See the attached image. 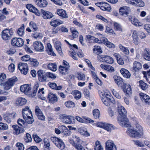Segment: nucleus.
I'll return each instance as SVG.
<instances>
[{
	"instance_id": "f257e3e1",
	"label": "nucleus",
	"mask_w": 150,
	"mask_h": 150,
	"mask_svg": "<svg viewBox=\"0 0 150 150\" xmlns=\"http://www.w3.org/2000/svg\"><path fill=\"white\" fill-rule=\"evenodd\" d=\"M6 78V75L4 73H0V82H1L0 85L1 86H4V88L5 90H8L13 86L15 82L17 81L18 79L16 77H13L10 78L4 83H2V82Z\"/></svg>"
},
{
	"instance_id": "f03ea898",
	"label": "nucleus",
	"mask_w": 150,
	"mask_h": 150,
	"mask_svg": "<svg viewBox=\"0 0 150 150\" xmlns=\"http://www.w3.org/2000/svg\"><path fill=\"white\" fill-rule=\"evenodd\" d=\"M59 118L61 122L67 124H73L75 123V120L73 117L65 114H61Z\"/></svg>"
},
{
	"instance_id": "7ed1b4c3",
	"label": "nucleus",
	"mask_w": 150,
	"mask_h": 150,
	"mask_svg": "<svg viewBox=\"0 0 150 150\" xmlns=\"http://www.w3.org/2000/svg\"><path fill=\"white\" fill-rule=\"evenodd\" d=\"M126 132L127 134L130 137L136 139L141 138L143 134V132L138 131L137 129L132 128H128Z\"/></svg>"
},
{
	"instance_id": "20e7f679",
	"label": "nucleus",
	"mask_w": 150,
	"mask_h": 150,
	"mask_svg": "<svg viewBox=\"0 0 150 150\" xmlns=\"http://www.w3.org/2000/svg\"><path fill=\"white\" fill-rule=\"evenodd\" d=\"M13 34V30L12 29H5L3 30L1 33V37L2 39L5 40L10 39Z\"/></svg>"
},
{
	"instance_id": "39448f33",
	"label": "nucleus",
	"mask_w": 150,
	"mask_h": 150,
	"mask_svg": "<svg viewBox=\"0 0 150 150\" xmlns=\"http://www.w3.org/2000/svg\"><path fill=\"white\" fill-rule=\"evenodd\" d=\"M50 139L52 142L58 148L61 150H63L64 148L65 144L62 140L55 137H51Z\"/></svg>"
},
{
	"instance_id": "423d86ee",
	"label": "nucleus",
	"mask_w": 150,
	"mask_h": 150,
	"mask_svg": "<svg viewBox=\"0 0 150 150\" xmlns=\"http://www.w3.org/2000/svg\"><path fill=\"white\" fill-rule=\"evenodd\" d=\"M119 124L121 126L125 127H129L131 126V124L126 116L119 117L118 118Z\"/></svg>"
},
{
	"instance_id": "0eeeda50",
	"label": "nucleus",
	"mask_w": 150,
	"mask_h": 150,
	"mask_svg": "<svg viewBox=\"0 0 150 150\" xmlns=\"http://www.w3.org/2000/svg\"><path fill=\"white\" fill-rule=\"evenodd\" d=\"M23 116L26 122L31 124L33 122L34 120L32 117V113L30 110L23 112Z\"/></svg>"
},
{
	"instance_id": "6e6552de",
	"label": "nucleus",
	"mask_w": 150,
	"mask_h": 150,
	"mask_svg": "<svg viewBox=\"0 0 150 150\" xmlns=\"http://www.w3.org/2000/svg\"><path fill=\"white\" fill-rule=\"evenodd\" d=\"M69 67L70 66L69 63L64 61L63 65L60 66L59 67V71L60 74L62 75H65L67 74Z\"/></svg>"
},
{
	"instance_id": "1a4fd4ad",
	"label": "nucleus",
	"mask_w": 150,
	"mask_h": 150,
	"mask_svg": "<svg viewBox=\"0 0 150 150\" xmlns=\"http://www.w3.org/2000/svg\"><path fill=\"white\" fill-rule=\"evenodd\" d=\"M11 44L13 46L21 47L23 45L24 41L21 38H14L11 41Z\"/></svg>"
},
{
	"instance_id": "9d476101",
	"label": "nucleus",
	"mask_w": 150,
	"mask_h": 150,
	"mask_svg": "<svg viewBox=\"0 0 150 150\" xmlns=\"http://www.w3.org/2000/svg\"><path fill=\"white\" fill-rule=\"evenodd\" d=\"M18 68L21 73L24 74L26 75L28 71V64L25 63H20L18 64Z\"/></svg>"
},
{
	"instance_id": "9b49d317",
	"label": "nucleus",
	"mask_w": 150,
	"mask_h": 150,
	"mask_svg": "<svg viewBox=\"0 0 150 150\" xmlns=\"http://www.w3.org/2000/svg\"><path fill=\"white\" fill-rule=\"evenodd\" d=\"M20 89L22 92L25 94L29 95L31 93L32 88L29 85L24 84L20 86Z\"/></svg>"
},
{
	"instance_id": "f8f14e48",
	"label": "nucleus",
	"mask_w": 150,
	"mask_h": 150,
	"mask_svg": "<svg viewBox=\"0 0 150 150\" xmlns=\"http://www.w3.org/2000/svg\"><path fill=\"white\" fill-rule=\"evenodd\" d=\"M105 144L106 150H117L116 146L112 141L109 140L106 142Z\"/></svg>"
},
{
	"instance_id": "ddd939ff",
	"label": "nucleus",
	"mask_w": 150,
	"mask_h": 150,
	"mask_svg": "<svg viewBox=\"0 0 150 150\" xmlns=\"http://www.w3.org/2000/svg\"><path fill=\"white\" fill-rule=\"evenodd\" d=\"M130 11L129 8L126 6L120 7L119 11L120 14L125 17L128 16Z\"/></svg>"
},
{
	"instance_id": "4468645a",
	"label": "nucleus",
	"mask_w": 150,
	"mask_h": 150,
	"mask_svg": "<svg viewBox=\"0 0 150 150\" xmlns=\"http://www.w3.org/2000/svg\"><path fill=\"white\" fill-rule=\"evenodd\" d=\"M41 13L42 17L44 19H49L53 17V15L52 13L49 11L41 9Z\"/></svg>"
},
{
	"instance_id": "2eb2a0df",
	"label": "nucleus",
	"mask_w": 150,
	"mask_h": 150,
	"mask_svg": "<svg viewBox=\"0 0 150 150\" xmlns=\"http://www.w3.org/2000/svg\"><path fill=\"white\" fill-rule=\"evenodd\" d=\"M33 47L36 51H42L44 50L43 44L40 42L35 41L33 43Z\"/></svg>"
},
{
	"instance_id": "dca6fc26",
	"label": "nucleus",
	"mask_w": 150,
	"mask_h": 150,
	"mask_svg": "<svg viewBox=\"0 0 150 150\" xmlns=\"http://www.w3.org/2000/svg\"><path fill=\"white\" fill-rule=\"evenodd\" d=\"M123 91L126 95L128 96L132 93V90L131 86L129 84L124 83L122 86Z\"/></svg>"
},
{
	"instance_id": "f3484780",
	"label": "nucleus",
	"mask_w": 150,
	"mask_h": 150,
	"mask_svg": "<svg viewBox=\"0 0 150 150\" xmlns=\"http://www.w3.org/2000/svg\"><path fill=\"white\" fill-rule=\"evenodd\" d=\"M38 76L39 81L41 82L45 81L47 77L45 73L41 70H39L37 72Z\"/></svg>"
},
{
	"instance_id": "a211bd4d",
	"label": "nucleus",
	"mask_w": 150,
	"mask_h": 150,
	"mask_svg": "<svg viewBox=\"0 0 150 150\" xmlns=\"http://www.w3.org/2000/svg\"><path fill=\"white\" fill-rule=\"evenodd\" d=\"M26 7L30 11L35 13L36 15L39 16L40 13L39 11L35 7L31 4H28L26 5Z\"/></svg>"
},
{
	"instance_id": "6ab92c4d",
	"label": "nucleus",
	"mask_w": 150,
	"mask_h": 150,
	"mask_svg": "<svg viewBox=\"0 0 150 150\" xmlns=\"http://www.w3.org/2000/svg\"><path fill=\"white\" fill-rule=\"evenodd\" d=\"M12 127L13 129V133L18 135L24 131V129L22 127H21L17 125H13Z\"/></svg>"
},
{
	"instance_id": "aec40b11",
	"label": "nucleus",
	"mask_w": 150,
	"mask_h": 150,
	"mask_svg": "<svg viewBox=\"0 0 150 150\" xmlns=\"http://www.w3.org/2000/svg\"><path fill=\"white\" fill-rule=\"evenodd\" d=\"M118 112L120 117L126 116L127 113L124 107L121 105H119L118 107Z\"/></svg>"
},
{
	"instance_id": "412c9836",
	"label": "nucleus",
	"mask_w": 150,
	"mask_h": 150,
	"mask_svg": "<svg viewBox=\"0 0 150 150\" xmlns=\"http://www.w3.org/2000/svg\"><path fill=\"white\" fill-rule=\"evenodd\" d=\"M48 99L49 101L52 103L57 102L58 100L56 95L52 93H50L48 95Z\"/></svg>"
},
{
	"instance_id": "4be33fe9",
	"label": "nucleus",
	"mask_w": 150,
	"mask_h": 150,
	"mask_svg": "<svg viewBox=\"0 0 150 150\" xmlns=\"http://www.w3.org/2000/svg\"><path fill=\"white\" fill-rule=\"evenodd\" d=\"M139 95L143 101L147 104L150 103V98L148 95L142 93H140Z\"/></svg>"
},
{
	"instance_id": "5701e85b",
	"label": "nucleus",
	"mask_w": 150,
	"mask_h": 150,
	"mask_svg": "<svg viewBox=\"0 0 150 150\" xmlns=\"http://www.w3.org/2000/svg\"><path fill=\"white\" fill-rule=\"evenodd\" d=\"M86 37L87 38L89 39V40L90 41L91 40V42H93L98 43H103V41L102 40L103 37L101 38L100 40H99L98 39L90 35H87Z\"/></svg>"
},
{
	"instance_id": "b1692460",
	"label": "nucleus",
	"mask_w": 150,
	"mask_h": 150,
	"mask_svg": "<svg viewBox=\"0 0 150 150\" xmlns=\"http://www.w3.org/2000/svg\"><path fill=\"white\" fill-rule=\"evenodd\" d=\"M27 102L26 100L24 98H18L16 101V103L17 105L22 106L25 104Z\"/></svg>"
},
{
	"instance_id": "393cba45",
	"label": "nucleus",
	"mask_w": 150,
	"mask_h": 150,
	"mask_svg": "<svg viewBox=\"0 0 150 150\" xmlns=\"http://www.w3.org/2000/svg\"><path fill=\"white\" fill-rule=\"evenodd\" d=\"M142 68V65L140 62L135 61L133 63V67L132 71L135 72L138 71H139Z\"/></svg>"
},
{
	"instance_id": "a878e982",
	"label": "nucleus",
	"mask_w": 150,
	"mask_h": 150,
	"mask_svg": "<svg viewBox=\"0 0 150 150\" xmlns=\"http://www.w3.org/2000/svg\"><path fill=\"white\" fill-rule=\"evenodd\" d=\"M130 21L131 23L136 26H142L143 25L142 24L134 17H132Z\"/></svg>"
},
{
	"instance_id": "bb28decb",
	"label": "nucleus",
	"mask_w": 150,
	"mask_h": 150,
	"mask_svg": "<svg viewBox=\"0 0 150 150\" xmlns=\"http://www.w3.org/2000/svg\"><path fill=\"white\" fill-rule=\"evenodd\" d=\"M63 23V22L59 19H53L50 22V24L53 26H58Z\"/></svg>"
},
{
	"instance_id": "cd10ccee",
	"label": "nucleus",
	"mask_w": 150,
	"mask_h": 150,
	"mask_svg": "<svg viewBox=\"0 0 150 150\" xmlns=\"http://www.w3.org/2000/svg\"><path fill=\"white\" fill-rule=\"evenodd\" d=\"M57 14L62 18H67L68 16L66 13V11L62 9L57 10Z\"/></svg>"
},
{
	"instance_id": "c85d7f7f",
	"label": "nucleus",
	"mask_w": 150,
	"mask_h": 150,
	"mask_svg": "<svg viewBox=\"0 0 150 150\" xmlns=\"http://www.w3.org/2000/svg\"><path fill=\"white\" fill-rule=\"evenodd\" d=\"M35 4L40 7H44L47 5V2L46 0H39L35 1Z\"/></svg>"
},
{
	"instance_id": "c756f323",
	"label": "nucleus",
	"mask_w": 150,
	"mask_h": 150,
	"mask_svg": "<svg viewBox=\"0 0 150 150\" xmlns=\"http://www.w3.org/2000/svg\"><path fill=\"white\" fill-rule=\"evenodd\" d=\"M100 66L102 69L110 72H113L115 71L114 68L110 65L101 64Z\"/></svg>"
},
{
	"instance_id": "7c9ffc66",
	"label": "nucleus",
	"mask_w": 150,
	"mask_h": 150,
	"mask_svg": "<svg viewBox=\"0 0 150 150\" xmlns=\"http://www.w3.org/2000/svg\"><path fill=\"white\" fill-rule=\"evenodd\" d=\"M103 41V43L106 45L108 47L114 48H115V45L112 43L108 41L107 39L105 38H103L102 40Z\"/></svg>"
},
{
	"instance_id": "2f4dec72",
	"label": "nucleus",
	"mask_w": 150,
	"mask_h": 150,
	"mask_svg": "<svg viewBox=\"0 0 150 150\" xmlns=\"http://www.w3.org/2000/svg\"><path fill=\"white\" fill-rule=\"evenodd\" d=\"M46 51L47 53L49 55L53 56H56V55L53 51L52 46L50 43L47 44V48Z\"/></svg>"
},
{
	"instance_id": "473e14b6",
	"label": "nucleus",
	"mask_w": 150,
	"mask_h": 150,
	"mask_svg": "<svg viewBox=\"0 0 150 150\" xmlns=\"http://www.w3.org/2000/svg\"><path fill=\"white\" fill-rule=\"evenodd\" d=\"M143 57L146 60H150V52L149 50L145 49L144 50L142 53Z\"/></svg>"
},
{
	"instance_id": "72a5a7b5",
	"label": "nucleus",
	"mask_w": 150,
	"mask_h": 150,
	"mask_svg": "<svg viewBox=\"0 0 150 150\" xmlns=\"http://www.w3.org/2000/svg\"><path fill=\"white\" fill-rule=\"evenodd\" d=\"M103 60L107 63L112 64L114 62L113 59L109 56H105L102 57Z\"/></svg>"
},
{
	"instance_id": "f704fd0d",
	"label": "nucleus",
	"mask_w": 150,
	"mask_h": 150,
	"mask_svg": "<svg viewBox=\"0 0 150 150\" xmlns=\"http://www.w3.org/2000/svg\"><path fill=\"white\" fill-rule=\"evenodd\" d=\"M15 114L13 113L9 114L4 117V120L8 123H11V120L15 117Z\"/></svg>"
},
{
	"instance_id": "c9c22d12",
	"label": "nucleus",
	"mask_w": 150,
	"mask_h": 150,
	"mask_svg": "<svg viewBox=\"0 0 150 150\" xmlns=\"http://www.w3.org/2000/svg\"><path fill=\"white\" fill-rule=\"evenodd\" d=\"M48 85L52 88L57 90H61L62 88L61 86H57L56 84L54 83L49 82L48 83Z\"/></svg>"
},
{
	"instance_id": "e433bc0d",
	"label": "nucleus",
	"mask_w": 150,
	"mask_h": 150,
	"mask_svg": "<svg viewBox=\"0 0 150 150\" xmlns=\"http://www.w3.org/2000/svg\"><path fill=\"white\" fill-rule=\"evenodd\" d=\"M71 94L73 95L74 98L76 100L80 99L81 96V92L77 90L73 91L71 92Z\"/></svg>"
},
{
	"instance_id": "4c0bfd02",
	"label": "nucleus",
	"mask_w": 150,
	"mask_h": 150,
	"mask_svg": "<svg viewBox=\"0 0 150 150\" xmlns=\"http://www.w3.org/2000/svg\"><path fill=\"white\" fill-rule=\"evenodd\" d=\"M120 72L123 76L126 78H129L130 76V74L127 70L122 68L120 70Z\"/></svg>"
},
{
	"instance_id": "58836bf2",
	"label": "nucleus",
	"mask_w": 150,
	"mask_h": 150,
	"mask_svg": "<svg viewBox=\"0 0 150 150\" xmlns=\"http://www.w3.org/2000/svg\"><path fill=\"white\" fill-rule=\"evenodd\" d=\"M106 99L107 98H106L105 99H102V101L104 104L106 106H109L110 105V103H112L113 104L115 103V101L113 98L110 99Z\"/></svg>"
},
{
	"instance_id": "ea45409f",
	"label": "nucleus",
	"mask_w": 150,
	"mask_h": 150,
	"mask_svg": "<svg viewBox=\"0 0 150 150\" xmlns=\"http://www.w3.org/2000/svg\"><path fill=\"white\" fill-rule=\"evenodd\" d=\"M78 131L81 134L88 136L90 134L87 132L86 129L83 127H79L78 129Z\"/></svg>"
},
{
	"instance_id": "a19ab883",
	"label": "nucleus",
	"mask_w": 150,
	"mask_h": 150,
	"mask_svg": "<svg viewBox=\"0 0 150 150\" xmlns=\"http://www.w3.org/2000/svg\"><path fill=\"white\" fill-rule=\"evenodd\" d=\"M115 83L118 86H120L123 83L122 79L120 77L114 76L113 77Z\"/></svg>"
},
{
	"instance_id": "79ce46f5",
	"label": "nucleus",
	"mask_w": 150,
	"mask_h": 150,
	"mask_svg": "<svg viewBox=\"0 0 150 150\" xmlns=\"http://www.w3.org/2000/svg\"><path fill=\"white\" fill-rule=\"evenodd\" d=\"M101 9L104 11H109L111 10L110 6L109 4L103 2L101 6Z\"/></svg>"
},
{
	"instance_id": "37998d69",
	"label": "nucleus",
	"mask_w": 150,
	"mask_h": 150,
	"mask_svg": "<svg viewBox=\"0 0 150 150\" xmlns=\"http://www.w3.org/2000/svg\"><path fill=\"white\" fill-rule=\"evenodd\" d=\"M61 43L59 41H57L55 44V47L58 53L61 55L62 54V52L61 47Z\"/></svg>"
},
{
	"instance_id": "c03bdc74",
	"label": "nucleus",
	"mask_w": 150,
	"mask_h": 150,
	"mask_svg": "<svg viewBox=\"0 0 150 150\" xmlns=\"http://www.w3.org/2000/svg\"><path fill=\"white\" fill-rule=\"evenodd\" d=\"M47 68L52 71H55L57 69V66L55 63H50L47 65Z\"/></svg>"
},
{
	"instance_id": "a18cd8bd",
	"label": "nucleus",
	"mask_w": 150,
	"mask_h": 150,
	"mask_svg": "<svg viewBox=\"0 0 150 150\" xmlns=\"http://www.w3.org/2000/svg\"><path fill=\"white\" fill-rule=\"evenodd\" d=\"M139 83L140 87L143 90H145L148 87V86L147 84L142 80L139 81Z\"/></svg>"
},
{
	"instance_id": "49530a36",
	"label": "nucleus",
	"mask_w": 150,
	"mask_h": 150,
	"mask_svg": "<svg viewBox=\"0 0 150 150\" xmlns=\"http://www.w3.org/2000/svg\"><path fill=\"white\" fill-rule=\"evenodd\" d=\"M94 149L95 150H103V148L99 141H96V142Z\"/></svg>"
},
{
	"instance_id": "de8ad7c7",
	"label": "nucleus",
	"mask_w": 150,
	"mask_h": 150,
	"mask_svg": "<svg viewBox=\"0 0 150 150\" xmlns=\"http://www.w3.org/2000/svg\"><path fill=\"white\" fill-rule=\"evenodd\" d=\"M71 30L72 33V36L73 38H76L78 37L79 33L74 28H71Z\"/></svg>"
},
{
	"instance_id": "09e8293b",
	"label": "nucleus",
	"mask_w": 150,
	"mask_h": 150,
	"mask_svg": "<svg viewBox=\"0 0 150 150\" xmlns=\"http://www.w3.org/2000/svg\"><path fill=\"white\" fill-rule=\"evenodd\" d=\"M24 27L25 26L23 24V25L18 29L17 31V33L19 36H22L23 35Z\"/></svg>"
},
{
	"instance_id": "8fccbe9b",
	"label": "nucleus",
	"mask_w": 150,
	"mask_h": 150,
	"mask_svg": "<svg viewBox=\"0 0 150 150\" xmlns=\"http://www.w3.org/2000/svg\"><path fill=\"white\" fill-rule=\"evenodd\" d=\"M29 62L31 65L34 67H37L39 64V62L36 59L31 58Z\"/></svg>"
},
{
	"instance_id": "3c124183",
	"label": "nucleus",
	"mask_w": 150,
	"mask_h": 150,
	"mask_svg": "<svg viewBox=\"0 0 150 150\" xmlns=\"http://www.w3.org/2000/svg\"><path fill=\"white\" fill-rule=\"evenodd\" d=\"M144 5V3L142 0H135L134 6L140 7H143Z\"/></svg>"
},
{
	"instance_id": "603ef678",
	"label": "nucleus",
	"mask_w": 150,
	"mask_h": 150,
	"mask_svg": "<svg viewBox=\"0 0 150 150\" xmlns=\"http://www.w3.org/2000/svg\"><path fill=\"white\" fill-rule=\"evenodd\" d=\"M108 131H111L113 129V125L111 124H108L105 123L104 128Z\"/></svg>"
},
{
	"instance_id": "864d4df0",
	"label": "nucleus",
	"mask_w": 150,
	"mask_h": 150,
	"mask_svg": "<svg viewBox=\"0 0 150 150\" xmlns=\"http://www.w3.org/2000/svg\"><path fill=\"white\" fill-rule=\"evenodd\" d=\"M93 115L95 119L98 118L100 116L99 110L98 109H94L93 111Z\"/></svg>"
},
{
	"instance_id": "5fc2aeb1",
	"label": "nucleus",
	"mask_w": 150,
	"mask_h": 150,
	"mask_svg": "<svg viewBox=\"0 0 150 150\" xmlns=\"http://www.w3.org/2000/svg\"><path fill=\"white\" fill-rule=\"evenodd\" d=\"M29 25L31 28H33L34 31H36L38 29L37 24L33 21H31L30 22Z\"/></svg>"
},
{
	"instance_id": "6e6d98bb",
	"label": "nucleus",
	"mask_w": 150,
	"mask_h": 150,
	"mask_svg": "<svg viewBox=\"0 0 150 150\" xmlns=\"http://www.w3.org/2000/svg\"><path fill=\"white\" fill-rule=\"evenodd\" d=\"M113 25L114 28L115 30L119 31H122V28L121 26L118 23L114 22Z\"/></svg>"
},
{
	"instance_id": "4d7b16f0",
	"label": "nucleus",
	"mask_w": 150,
	"mask_h": 150,
	"mask_svg": "<svg viewBox=\"0 0 150 150\" xmlns=\"http://www.w3.org/2000/svg\"><path fill=\"white\" fill-rule=\"evenodd\" d=\"M24 139L25 142L26 143H28L31 141L32 139L30 134L27 133L26 136L24 137Z\"/></svg>"
},
{
	"instance_id": "13d9d810",
	"label": "nucleus",
	"mask_w": 150,
	"mask_h": 150,
	"mask_svg": "<svg viewBox=\"0 0 150 150\" xmlns=\"http://www.w3.org/2000/svg\"><path fill=\"white\" fill-rule=\"evenodd\" d=\"M32 37L36 39H40L42 37V34L38 32H35L32 34Z\"/></svg>"
},
{
	"instance_id": "bf43d9fd",
	"label": "nucleus",
	"mask_w": 150,
	"mask_h": 150,
	"mask_svg": "<svg viewBox=\"0 0 150 150\" xmlns=\"http://www.w3.org/2000/svg\"><path fill=\"white\" fill-rule=\"evenodd\" d=\"M17 123L18 125L22 126L23 127H25L26 125V122L21 119L19 118L18 120Z\"/></svg>"
},
{
	"instance_id": "052dcab7",
	"label": "nucleus",
	"mask_w": 150,
	"mask_h": 150,
	"mask_svg": "<svg viewBox=\"0 0 150 150\" xmlns=\"http://www.w3.org/2000/svg\"><path fill=\"white\" fill-rule=\"evenodd\" d=\"M81 144H78L76 143L74 145L75 148L77 150H85V149L81 145Z\"/></svg>"
},
{
	"instance_id": "680f3d73",
	"label": "nucleus",
	"mask_w": 150,
	"mask_h": 150,
	"mask_svg": "<svg viewBox=\"0 0 150 150\" xmlns=\"http://www.w3.org/2000/svg\"><path fill=\"white\" fill-rule=\"evenodd\" d=\"M73 138L75 141L78 144H82L83 141H82L80 138L79 137L76 135H73Z\"/></svg>"
},
{
	"instance_id": "e2e57ef3",
	"label": "nucleus",
	"mask_w": 150,
	"mask_h": 150,
	"mask_svg": "<svg viewBox=\"0 0 150 150\" xmlns=\"http://www.w3.org/2000/svg\"><path fill=\"white\" fill-rule=\"evenodd\" d=\"M65 105L67 107H74L75 106V103L71 101H67L65 103Z\"/></svg>"
},
{
	"instance_id": "0e129e2a",
	"label": "nucleus",
	"mask_w": 150,
	"mask_h": 150,
	"mask_svg": "<svg viewBox=\"0 0 150 150\" xmlns=\"http://www.w3.org/2000/svg\"><path fill=\"white\" fill-rule=\"evenodd\" d=\"M132 141L134 142V143L135 144L138 146L142 147H144V144L142 142H140L139 140H133Z\"/></svg>"
},
{
	"instance_id": "69168bd1",
	"label": "nucleus",
	"mask_w": 150,
	"mask_h": 150,
	"mask_svg": "<svg viewBox=\"0 0 150 150\" xmlns=\"http://www.w3.org/2000/svg\"><path fill=\"white\" fill-rule=\"evenodd\" d=\"M77 77L79 80L84 81L85 80V76L84 74L81 73H78Z\"/></svg>"
},
{
	"instance_id": "338daca9",
	"label": "nucleus",
	"mask_w": 150,
	"mask_h": 150,
	"mask_svg": "<svg viewBox=\"0 0 150 150\" xmlns=\"http://www.w3.org/2000/svg\"><path fill=\"white\" fill-rule=\"evenodd\" d=\"M83 123H93L94 122V120H91L90 118L86 117H83Z\"/></svg>"
},
{
	"instance_id": "774afa93",
	"label": "nucleus",
	"mask_w": 150,
	"mask_h": 150,
	"mask_svg": "<svg viewBox=\"0 0 150 150\" xmlns=\"http://www.w3.org/2000/svg\"><path fill=\"white\" fill-rule=\"evenodd\" d=\"M144 28L148 34L150 35V24H146L145 25H144Z\"/></svg>"
}]
</instances>
